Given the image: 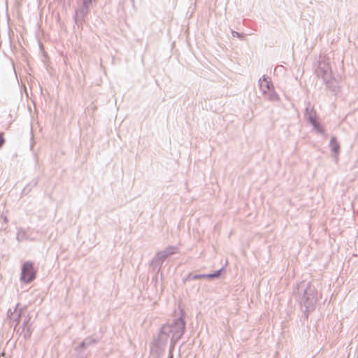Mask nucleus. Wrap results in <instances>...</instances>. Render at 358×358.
<instances>
[{
	"label": "nucleus",
	"instance_id": "f257e3e1",
	"mask_svg": "<svg viewBox=\"0 0 358 358\" xmlns=\"http://www.w3.org/2000/svg\"><path fill=\"white\" fill-rule=\"evenodd\" d=\"M314 67L316 76L323 80L329 79L332 75L329 59L326 56L320 55L318 60L314 64Z\"/></svg>",
	"mask_w": 358,
	"mask_h": 358
},
{
	"label": "nucleus",
	"instance_id": "f03ea898",
	"mask_svg": "<svg viewBox=\"0 0 358 358\" xmlns=\"http://www.w3.org/2000/svg\"><path fill=\"white\" fill-rule=\"evenodd\" d=\"M36 277V271L32 263L27 262L22 266L21 280L24 283H29Z\"/></svg>",
	"mask_w": 358,
	"mask_h": 358
},
{
	"label": "nucleus",
	"instance_id": "7ed1b4c3",
	"mask_svg": "<svg viewBox=\"0 0 358 358\" xmlns=\"http://www.w3.org/2000/svg\"><path fill=\"white\" fill-rule=\"evenodd\" d=\"M90 13V8L80 6L75 10L73 20L75 23L78 25H82L87 19V15Z\"/></svg>",
	"mask_w": 358,
	"mask_h": 358
},
{
	"label": "nucleus",
	"instance_id": "20e7f679",
	"mask_svg": "<svg viewBox=\"0 0 358 358\" xmlns=\"http://www.w3.org/2000/svg\"><path fill=\"white\" fill-rule=\"evenodd\" d=\"M259 85L262 94H266L268 90L274 87L271 78L265 75L259 78Z\"/></svg>",
	"mask_w": 358,
	"mask_h": 358
},
{
	"label": "nucleus",
	"instance_id": "39448f33",
	"mask_svg": "<svg viewBox=\"0 0 358 358\" xmlns=\"http://www.w3.org/2000/svg\"><path fill=\"white\" fill-rule=\"evenodd\" d=\"M304 116L309 123L316 120L317 113L310 102L306 105Z\"/></svg>",
	"mask_w": 358,
	"mask_h": 358
},
{
	"label": "nucleus",
	"instance_id": "423d86ee",
	"mask_svg": "<svg viewBox=\"0 0 358 358\" xmlns=\"http://www.w3.org/2000/svg\"><path fill=\"white\" fill-rule=\"evenodd\" d=\"M323 82L325 84L326 87L334 94H337L339 91L338 82L332 76L329 79L324 80Z\"/></svg>",
	"mask_w": 358,
	"mask_h": 358
},
{
	"label": "nucleus",
	"instance_id": "0eeeda50",
	"mask_svg": "<svg viewBox=\"0 0 358 358\" xmlns=\"http://www.w3.org/2000/svg\"><path fill=\"white\" fill-rule=\"evenodd\" d=\"M329 146L331 148V150L333 152L336 161L338 160V155L340 152V145L337 141V139L335 136H332L330 140Z\"/></svg>",
	"mask_w": 358,
	"mask_h": 358
},
{
	"label": "nucleus",
	"instance_id": "6e6552de",
	"mask_svg": "<svg viewBox=\"0 0 358 358\" xmlns=\"http://www.w3.org/2000/svg\"><path fill=\"white\" fill-rule=\"evenodd\" d=\"M268 100L271 101H277L280 99L278 94L274 90V87L270 90H268L266 94H263Z\"/></svg>",
	"mask_w": 358,
	"mask_h": 358
},
{
	"label": "nucleus",
	"instance_id": "1a4fd4ad",
	"mask_svg": "<svg viewBox=\"0 0 358 358\" xmlns=\"http://www.w3.org/2000/svg\"><path fill=\"white\" fill-rule=\"evenodd\" d=\"M38 182V178L32 179L31 181L24 187L23 192L25 194L29 193L34 187L37 185Z\"/></svg>",
	"mask_w": 358,
	"mask_h": 358
},
{
	"label": "nucleus",
	"instance_id": "9d476101",
	"mask_svg": "<svg viewBox=\"0 0 358 358\" xmlns=\"http://www.w3.org/2000/svg\"><path fill=\"white\" fill-rule=\"evenodd\" d=\"M314 129H315L319 133L322 134L324 132L323 129L320 124L315 120L310 123Z\"/></svg>",
	"mask_w": 358,
	"mask_h": 358
},
{
	"label": "nucleus",
	"instance_id": "9b49d317",
	"mask_svg": "<svg viewBox=\"0 0 358 358\" xmlns=\"http://www.w3.org/2000/svg\"><path fill=\"white\" fill-rule=\"evenodd\" d=\"M220 271H217L213 274H209V275H196L194 278H217L220 275Z\"/></svg>",
	"mask_w": 358,
	"mask_h": 358
},
{
	"label": "nucleus",
	"instance_id": "f8f14e48",
	"mask_svg": "<svg viewBox=\"0 0 358 358\" xmlns=\"http://www.w3.org/2000/svg\"><path fill=\"white\" fill-rule=\"evenodd\" d=\"M231 35H232L233 37L238 38L241 40H243L245 36V35L244 34L239 33V32L236 31H231Z\"/></svg>",
	"mask_w": 358,
	"mask_h": 358
},
{
	"label": "nucleus",
	"instance_id": "ddd939ff",
	"mask_svg": "<svg viewBox=\"0 0 358 358\" xmlns=\"http://www.w3.org/2000/svg\"><path fill=\"white\" fill-rule=\"evenodd\" d=\"M96 0H83L82 5L84 7H87V8L90 9V6L93 1H95Z\"/></svg>",
	"mask_w": 358,
	"mask_h": 358
},
{
	"label": "nucleus",
	"instance_id": "4468645a",
	"mask_svg": "<svg viewBox=\"0 0 358 358\" xmlns=\"http://www.w3.org/2000/svg\"><path fill=\"white\" fill-rule=\"evenodd\" d=\"M5 143V138L3 137V134L0 133V148L4 145Z\"/></svg>",
	"mask_w": 358,
	"mask_h": 358
},
{
	"label": "nucleus",
	"instance_id": "2eb2a0df",
	"mask_svg": "<svg viewBox=\"0 0 358 358\" xmlns=\"http://www.w3.org/2000/svg\"><path fill=\"white\" fill-rule=\"evenodd\" d=\"M33 146H34V143H31V145H30L31 149H32V148H33Z\"/></svg>",
	"mask_w": 358,
	"mask_h": 358
},
{
	"label": "nucleus",
	"instance_id": "dca6fc26",
	"mask_svg": "<svg viewBox=\"0 0 358 358\" xmlns=\"http://www.w3.org/2000/svg\"><path fill=\"white\" fill-rule=\"evenodd\" d=\"M4 221L7 222V218L6 217L4 218Z\"/></svg>",
	"mask_w": 358,
	"mask_h": 358
},
{
	"label": "nucleus",
	"instance_id": "f3484780",
	"mask_svg": "<svg viewBox=\"0 0 358 358\" xmlns=\"http://www.w3.org/2000/svg\"><path fill=\"white\" fill-rule=\"evenodd\" d=\"M132 3H134V0H131Z\"/></svg>",
	"mask_w": 358,
	"mask_h": 358
}]
</instances>
